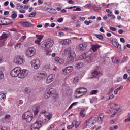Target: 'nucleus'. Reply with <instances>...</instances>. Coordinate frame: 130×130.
<instances>
[{"mask_svg": "<svg viewBox=\"0 0 130 130\" xmlns=\"http://www.w3.org/2000/svg\"><path fill=\"white\" fill-rule=\"evenodd\" d=\"M87 48V46L85 44H81L79 45L78 49L80 51H83V50H86Z\"/></svg>", "mask_w": 130, "mask_h": 130, "instance_id": "nucleus-21", "label": "nucleus"}, {"mask_svg": "<svg viewBox=\"0 0 130 130\" xmlns=\"http://www.w3.org/2000/svg\"><path fill=\"white\" fill-rule=\"evenodd\" d=\"M30 8V5H25L24 9L25 10H28Z\"/></svg>", "mask_w": 130, "mask_h": 130, "instance_id": "nucleus-63", "label": "nucleus"}, {"mask_svg": "<svg viewBox=\"0 0 130 130\" xmlns=\"http://www.w3.org/2000/svg\"><path fill=\"white\" fill-rule=\"evenodd\" d=\"M40 126H41V123L38 121H37L31 125L29 130H39Z\"/></svg>", "mask_w": 130, "mask_h": 130, "instance_id": "nucleus-11", "label": "nucleus"}, {"mask_svg": "<svg viewBox=\"0 0 130 130\" xmlns=\"http://www.w3.org/2000/svg\"><path fill=\"white\" fill-rule=\"evenodd\" d=\"M39 63H40V62H39V60H36L35 59H33L31 61V67L34 68V69H35L36 70H37V69H39L40 67V64H39Z\"/></svg>", "mask_w": 130, "mask_h": 130, "instance_id": "nucleus-12", "label": "nucleus"}, {"mask_svg": "<svg viewBox=\"0 0 130 130\" xmlns=\"http://www.w3.org/2000/svg\"><path fill=\"white\" fill-rule=\"evenodd\" d=\"M112 43L115 47H117L118 49H121V45L118 43V41H117V39H115L113 40Z\"/></svg>", "mask_w": 130, "mask_h": 130, "instance_id": "nucleus-16", "label": "nucleus"}, {"mask_svg": "<svg viewBox=\"0 0 130 130\" xmlns=\"http://www.w3.org/2000/svg\"><path fill=\"white\" fill-rule=\"evenodd\" d=\"M47 77V73L45 72L41 71L40 73H36L35 75V79L37 81H41V80H45Z\"/></svg>", "mask_w": 130, "mask_h": 130, "instance_id": "nucleus-2", "label": "nucleus"}, {"mask_svg": "<svg viewBox=\"0 0 130 130\" xmlns=\"http://www.w3.org/2000/svg\"><path fill=\"white\" fill-rule=\"evenodd\" d=\"M59 63H60V64H62V63H63V62H64V60L63 59H59Z\"/></svg>", "mask_w": 130, "mask_h": 130, "instance_id": "nucleus-57", "label": "nucleus"}, {"mask_svg": "<svg viewBox=\"0 0 130 130\" xmlns=\"http://www.w3.org/2000/svg\"><path fill=\"white\" fill-rule=\"evenodd\" d=\"M118 125H113L110 127L109 130L118 129Z\"/></svg>", "mask_w": 130, "mask_h": 130, "instance_id": "nucleus-45", "label": "nucleus"}, {"mask_svg": "<svg viewBox=\"0 0 130 130\" xmlns=\"http://www.w3.org/2000/svg\"><path fill=\"white\" fill-rule=\"evenodd\" d=\"M62 74L63 75H68V74H70V72L68 71V70L66 69V68H64L62 70Z\"/></svg>", "mask_w": 130, "mask_h": 130, "instance_id": "nucleus-42", "label": "nucleus"}, {"mask_svg": "<svg viewBox=\"0 0 130 130\" xmlns=\"http://www.w3.org/2000/svg\"><path fill=\"white\" fill-rule=\"evenodd\" d=\"M24 92H25V94H26V95H29V94H31V89L28 88H26L24 89Z\"/></svg>", "mask_w": 130, "mask_h": 130, "instance_id": "nucleus-35", "label": "nucleus"}, {"mask_svg": "<svg viewBox=\"0 0 130 130\" xmlns=\"http://www.w3.org/2000/svg\"><path fill=\"white\" fill-rule=\"evenodd\" d=\"M54 89L53 88H51L49 89V90L48 91V94H50L51 95L52 94H54Z\"/></svg>", "mask_w": 130, "mask_h": 130, "instance_id": "nucleus-47", "label": "nucleus"}, {"mask_svg": "<svg viewBox=\"0 0 130 130\" xmlns=\"http://www.w3.org/2000/svg\"><path fill=\"white\" fill-rule=\"evenodd\" d=\"M95 36L96 37H97V38L100 39V40H102V39H103V36H102V35H96Z\"/></svg>", "mask_w": 130, "mask_h": 130, "instance_id": "nucleus-50", "label": "nucleus"}, {"mask_svg": "<svg viewBox=\"0 0 130 130\" xmlns=\"http://www.w3.org/2000/svg\"><path fill=\"white\" fill-rule=\"evenodd\" d=\"M121 111V109L120 108L117 109L116 110H115L113 114L111 116V117H113L116 113H118V112H120Z\"/></svg>", "mask_w": 130, "mask_h": 130, "instance_id": "nucleus-31", "label": "nucleus"}, {"mask_svg": "<svg viewBox=\"0 0 130 130\" xmlns=\"http://www.w3.org/2000/svg\"><path fill=\"white\" fill-rule=\"evenodd\" d=\"M99 92L98 90H93L90 92V95H96Z\"/></svg>", "mask_w": 130, "mask_h": 130, "instance_id": "nucleus-38", "label": "nucleus"}, {"mask_svg": "<svg viewBox=\"0 0 130 130\" xmlns=\"http://www.w3.org/2000/svg\"><path fill=\"white\" fill-rule=\"evenodd\" d=\"M90 54H91V53H89V55L85 57V61L87 63H91V62L93 61V59H94L93 56L90 55Z\"/></svg>", "mask_w": 130, "mask_h": 130, "instance_id": "nucleus-18", "label": "nucleus"}, {"mask_svg": "<svg viewBox=\"0 0 130 130\" xmlns=\"http://www.w3.org/2000/svg\"><path fill=\"white\" fill-rule=\"evenodd\" d=\"M41 114H43L44 116H45V117H46L48 120H50L51 117H52V115L50 113L46 111L43 110L41 112Z\"/></svg>", "mask_w": 130, "mask_h": 130, "instance_id": "nucleus-14", "label": "nucleus"}, {"mask_svg": "<svg viewBox=\"0 0 130 130\" xmlns=\"http://www.w3.org/2000/svg\"><path fill=\"white\" fill-rule=\"evenodd\" d=\"M72 51H74L73 50H72V48H71L70 47L69 48H67L64 49V54H69L71 55L72 54Z\"/></svg>", "mask_w": 130, "mask_h": 130, "instance_id": "nucleus-22", "label": "nucleus"}, {"mask_svg": "<svg viewBox=\"0 0 130 130\" xmlns=\"http://www.w3.org/2000/svg\"><path fill=\"white\" fill-rule=\"evenodd\" d=\"M100 47V46H99V45L98 44L94 45L92 47V50L93 51H96L98 49V48H99Z\"/></svg>", "mask_w": 130, "mask_h": 130, "instance_id": "nucleus-32", "label": "nucleus"}, {"mask_svg": "<svg viewBox=\"0 0 130 130\" xmlns=\"http://www.w3.org/2000/svg\"><path fill=\"white\" fill-rule=\"evenodd\" d=\"M12 15L11 16L12 19H16L17 18V11H13L12 12Z\"/></svg>", "mask_w": 130, "mask_h": 130, "instance_id": "nucleus-34", "label": "nucleus"}, {"mask_svg": "<svg viewBox=\"0 0 130 130\" xmlns=\"http://www.w3.org/2000/svg\"><path fill=\"white\" fill-rule=\"evenodd\" d=\"M92 77L91 78V79H93L94 78H97V76H98V72L97 71L94 70L93 71L92 73Z\"/></svg>", "mask_w": 130, "mask_h": 130, "instance_id": "nucleus-28", "label": "nucleus"}, {"mask_svg": "<svg viewBox=\"0 0 130 130\" xmlns=\"http://www.w3.org/2000/svg\"><path fill=\"white\" fill-rule=\"evenodd\" d=\"M20 67H16L14 69H12L11 71V76L13 78H16L18 77L20 74Z\"/></svg>", "mask_w": 130, "mask_h": 130, "instance_id": "nucleus-5", "label": "nucleus"}, {"mask_svg": "<svg viewBox=\"0 0 130 130\" xmlns=\"http://www.w3.org/2000/svg\"><path fill=\"white\" fill-rule=\"evenodd\" d=\"M54 78H55V74H50L46 80V84H50L54 80Z\"/></svg>", "mask_w": 130, "mask_h": 130, "instance_id": "nucleus-15", "label": "nucleus"}, {"mask_svg": "<svg viewBox=\"0 0 130 130\" xmlns=\"http://www.w3.org/2000/svg\"><path fill=\"white\" fill-rule=\"evenodd\" d=\"M71 41L69 39H65L63 40L62 45H68L71 43Z\"/></svg>", "mask_w": 130, "mask_h": 130, "instance_id": "nucleus-29", "label": "nucleus"}, {"mask_svg": "<svg viewBox=\"0 0 130 130\" xmlns=\"http://www.w3.org/2000/svg\"><path fill=\"white\" fill-rule=\"evenodd\" d=\"M122 89H123V86L120 85L118 88L114 90V93L115 94V95H117V93L119 92V91H120V90Z\"/></svg>", "mask_w": 130, "mask_h": 130, "instance_id": "nucleus-25", "label": "nucleus"}, {"mask_svg": "<svg viewBox=\"0 0 130 130\" xmlns=\"http://www.w3.org/2000/svg\"><path fill=\"white\" fill-rule=\"evenodd\" d=\"M33 110L34 111H35V114L38 113L39 111V105L34 106L33 107Z\"/></svg>", "mask_w": 130, "mask_h": 130, "instance_id": "nucleus-26", "label": "nucleus"}, {"mask_svg": "<svg viewBox=\"0 0 130 130\" xmlns=\"http://www.w3.org/2000/svg\"><path fill=\"white\" fill-rule=\"evenodd\" d=\"M128 59V58H127V57H124L123 58V59L121 60L122 62H126V61H127V59Z\"/></svg>", "mask_w": 130, "mask_h": 130, "instance_id": "nucleus-53", "label": "nucleus"}, {"mask_svg": "<svg viewBox=\"0 0 130 130\" xmlns=\"http://www.w3.org/2000/svg\"><path fill=\"white\" fill-rule=\"evenodd\" d=\"M22 26H24V27H32L33 24L30 23V22H25L22 23Z\"/></svg>", "mask_w": 130, "mask_h": 130, "instance_id": "nucleus-27", "label": "nucleus"}, {"mask_svg": "<svg viewBox=\"0 0 130 130\" xmlns=\"http://www.w3.org/2000/svg\"><path fill=\"white\" fill-rule=\"evenodd\" d=\"M104 113H101L99 115V117L98 118V123H99L100 124H101V123H102V122H103V119L104 118Z\"/></svg>", "mask_w": 130, "mask_h": 130, "instance_id": "nucleus-17", "label": "nucleus"}, {"mask_svg": "<svg viewBox=\"0 0 130 130\" xmlns=\"http://www.w3.org/2000/svg\"><path fill=\"white\" fill-rule=\"evenodd\" d=\"M87 88L84 87H80L79 88H77L76 92L78 93V94H81L79 96H76L77 98H80V97H82V96H83V95H85L86 93H87Z\"/></svg>", "mask_w": 130, "mask_h": 130, "instance_id": "nucleus-8", "label": "nucleus"}, {"mask_svg": "<svg viewBox=\"0 0 130 130\" xmlns=\"http://www.w3.org/2000/svg\"><path fill=\"white\" fill-rule=\"evenodd\" d=\"M83 65L84 64H83V62H78L75 64L74 67L75 69H78L82 68V67H83Z\"/></svg>", "mask_w": 130, "mask_h": 130, "instance_id": "nucleus-24", "label": "nucleus"}, {"mask_svg": "<svg viewBox=\"0 0 130 130\" xmlns=\"http://www.w3.org/2000/svg\"><path fill=\"white\" fill-rule=\"evenodd\" d=\"M35 48L30 47L26 51V55L27 57H32L35 54Z\"/></svg>", "mask_w": 130, "mask_h": 130, "instance_id": "nucleus-6", "label": "nucleus"}, {"mask_svg": "<svg viewBox=\"0 0 130 130\" xmlns=\"http://www.w3.org/2000/svg\"><path fill=\"white\" fill-rule=\"evenodd\" d=\"M110 29L112 30V31H116V28L115 27H110Z\"/></svg>", "mask_w": 130, "mask_h": 130, "instance_id": "nucleus-64", "label": "nucleus"}, {"mask_svg": "<svg viewBox=\"0 0 130 130\" xmlns=\"http://www.w3.org/2000/svg\"><path fill=\"white\" fill-rule=\"evenodd\" d=\"M0 23H3L1 24L2 26H6L7 25H9V24H11L12 22H11V20H10L8 18H3L1 20H0Z\"/></svg>", "mask_w": 130, "mask_h": 130, "instance_id": "nucleus-13", "label": "nucleus"}, {"mask_svg": "<svg viewBox=\"0 0 130 130\" xmlns=\"http://www.w3.org/2000/svg\"><path fill=\"white\" fill-rule=\"evenodd\" d=\"M79 77H75L73 79V82L75 84H77V83L79 82Z\"/></svg>", "mask_w": 130, "mask_h": 130, "instance_id": "nucleus-48", "label": "nucleus"}, {"mask_svg": "<svg viewBox=\"0 0 130 130\" xmlns=\"http://www.w3.org/2000/svg\"><path fill=\"white\" fill-rule=\"evenodd\" d=\"M36 16V12H33L29 14L28 17L29 18H34Z\"/></svg>", "mask_w": 130, "mask_h": 130, "instance_id": "nucleus-43", "label": "nucleus"}, {"mask_svg": "<svg viewBox=\"0 0 130 130\" xmlns=\"http://www.w3.org/2000/svg\"><path fill=\"white\" fill-rule=\"evenodd\" d=\"M65 68H66L69 73H71V72L74 70V67H73L72 66L67 67Z\"/></svg>", "mask_w": 130, "mask_h": 130, "instance_id": "nucleus-37", "label": "nucleus"}, {"mask_svg": "<svg viewBox=\"0 0 130 130\" xmlns=\"http://www.w3.org/2000/svg\"><path fill=\"white\" fill-rule=\"evenodd\" d=\"M52 53V50H47L46 51L45 54L46 56H50L51 55V53Z\"/></svg>", "mask_w": 130, "mask_h": 130, "instance_id": "nucleus-36", "label": "nucleus"}, {"mask_svg": "<svg viewBox=\"0 0 130 130\" xmlns=\"http://www.w3.org/2000/svg\"><path fill=\"white\" fill-rule=\"evenodd\" d=\"M48 129L49 130H54V126L53 125H51L49 126Z\"/></svg>", "mask_w": 130, "mask_h": 130, "instance_id": "nucleus-61", "label": "nucleus"}, {"mask_svg": "<svg viewBox=\"0 0 130 130\" xmlns=\"http://www.w3.org/2000/svg\"><path fill=\"white\" fill-rule=\"evenodd\" d=\"M28 74H29V71L28 70H21V68H20L19 75L18 78L20 79H24V78H26V77L28 76Z\"/></svg>", "mask_w": 130, "mask_h": 130, "instance_id": "nucleus-7", "label": "nucleus"}, {"mask_svg": "<svg viewBox=\"0 0 130 130\" xmlns=\"http://www.w3.org/2000/svg\"><path fill=\"white\" fill-rule=\"evenodd\" d=\"M96 122H97V121H96V120H95V118L94 117L90 118L86 121L87 126L90 127L93 126V125H94V124H95Z\"/></svg>", "mask_w": 130, "mask_h": 130, "instance_id": "nucleus-10", "label": "nucleus"}, {"mask_svg": "<svg viewBox=\"0 0 130 130\" xmlns=\"http://www.w3.org/2000/svg\"><path fill=\"white\" fill-rule=\"evenodd\" d=\"M128 118L125 119V122H130V113L128 114Z\"/></svg>", "mask_w": 130, "mask_h": 130, "instance_id": "nucleus-55", "label": "nucleus"}, {"mask_svg": "<svg viewBox=\"0 0 130 130\" xmlns=\"http://www.w3.org/2000/svg\"><path fill=\"white\" fill-rule=\"evenodd\" d=\"M122 81V78L121 77H118L117 79V82L118 83H119V82H121Z\"/></svg>", "mask_w": 130, "mask_h": 130, "instance_id": "nucleus-62", "label": "nucleus"}, {"mask_svg": "<svg viewBox=\"0 0 130 130\" xmlns=\"http://www.w3.org/2000/svg\"><path fill=\"white\" fill-rule=\"evenodd\" d=\"M114 97H115L114 95L111 94V95H110L108 100H111V99H114Z\"/></svg>", "mask_w": 130, "mask_h": 130, "instance_id": "nucleus-58", "label": "nucleus"}, {"mask_svg": "<svg viewBox=\"0 0 130 130\" xmlns=\"http://www.w3.org/2000/svg\"><path fill=\"white\" fill-rule=\"evenodd\" d=\"M90 52H91V51H89L88 52H87L84 54H83L82 55H81L79 57V59H84V60L86 59V57H87V56H89V55H90Z\"/></svg>", "mask_w": 130, "mask_h": 130, "instance_id": "nucleus-19", "label": "nucleus"}, {"mask_svg": "<svg viewBox=\"0 0 130 130\" xmlns=\"http://www.w3.org/2000/svg\"><path fill=\"white\" fill-rule=\"evenodd\" d=\"M117 105L114 103H110V108H111V109H114V107H115V106H116Z\"/></svg>", "mask_w": 130, "mask_h": 130, "instance_id": "nucleus-46", "label": "nucleus"}, {"mask_svg": "<svg viewBox=\"0 0 130 130\" xmlns=\"http://www.w3.org/2000/svg\"><path fill=\"white\" fill-rule=\"evenodd\" d=\"M5 75L4 74V72L2 71V68H0V81L1 80H3L4 79V77Z\"/></svg>", "mask_w": 130, "mask_h": 130, "instance_id": "nucleus-39", "label": "nucleus"}, {"mask_svg": "<svg viewBox=\"0 0 130 130\" xmlns=\"http://www.w3.org/2000/svg\"><path fill=\"white\" fill-rule=\"evenodd\" d=\"M73 123H75V127L77 128V127H79L80 124H81V122L80 121H77L76 120H74L73 122Z\"/></svg>", "mask_w": 130, "mask_h": 130, "instance_id": "nucleus-33", "label": "nucleus"}, {"mask_svg": "<svg viewBox=\"0 0 130 130\" xmlns=\"http://www.w3.org/2000/svg\"><path fill=\"white\" fill-rule=\"evenodd\" d=\"M77 104H78V102H75V103H72L69 107V109H72V108H73V106H75L77 105Z\"/></svg>", "mask_w": 130, "mask_h": 130, "instance_id": "nucleus-51", "label": "nucleus"}, {"mask_svg": "<svg viewBox=\"0 0 130 130\" xmlns=\"http://www.w3.org/2000/svg\"><path fill=\"white\" fill-rule=\"evenodd\" d=\"M43 35H36V37L38 39V40H39L40 41H41V40H42L43 38Z\"/></svg>", "mask_w": 130, "mask_h": 130, "instance_id": "nucleus-41", "label": "nucleus"}, {"mask_svg": "<svg viewBox=\"0 0 130 130\" xmlns=\"http://www.w3.org/2000/svg\"><path fill=\"white\" fill-rule=\"evenodd\" d=\"M80 115L81 117H85V116H86V110H85V109L81 110Z\"/></svg>", "mask_w": 130, "mask_h": 130, "instance_id": "nucleus-30", "label": "nucleus"}, {"mask_svg": "<svg viewBox=\"0 0 130 130\" xmlns=\"http://www.w3.org/2000/svg\"><path fill=\"white\" fill-rule=\"evenodd\" d=\"M68 4H70V5H75V2L72 0H69Z\"/></svg>", "mask_w": 130, "mask_h": 130, "instance_id": "nucleus-59", "label": "nucleus"}, {"mask_svg": "<svg viewBox=\"0 0 130 130\" xmlns=\"http://www.w3.org/2000/svg\"><path fill=\"white\" fill-rule=\"evenodd\" d=\"M7 37L8 36H7V34L5 33H3L2 35L0 37V41H2V42H1L2 44H4V41H5L4 39H6V38H7Z\"/></svg>", "mask_w": 130, "mask_h": 130, "instance_id": "nucleus-23", "label": "nucleus"}, {"mask_svg": "<svg viewBox=\"0 0 130 130\" xmlns=\"http://www.w3.org/2000/svg\"><path fill=\"white\" fill-rule=\"evenodd\" d=\"M5 101H6V94L0 92V102H5Z\"/></svg>", "mask_w": 130, "mask_h": 130, "instance_id": "nucleus-20", "label": "nucleus"}, {"mask_svg": "<svg viewBox=\"0 0 130 130\" xmlns=\"http://www.w3.org/2000/svg\"><path fill=\"white\" fill-rule=\"evenodd\" d=\"M76 56L75 51H72L71 54L69 55L67 58V61L64 63L65 66H69V64H72L74 62V58Z\"/></svg>", "mask_w": 130, "mask_h": 130, "instance_id": "nucleus-4", "label": "nucleus"}, {"mask_svg": "<svg viewBox=\"0 0 130 130\" xmlns=\"http://www.w3.org/2000/svg\"><path fill=\"white\" fill-rule=\"evenodd\" d=\"M53 44H54L53 41L48 39L44 42H42L40 45L41 47H43V48H50Z\"/></svg>", "mask_w": 130, "mask_h": 130, "instance_id": "nucleus-3", "label": "nucleus"}, {"mask_svg": "<svg viewBox=\"0 0 130 130\" xmlns=\"http://www.w3.org/2000/svg\"><path fill=\"white\" fill-rule=\"evenodd\" d=\"M50 96H51V94L50 93H48V92L46 94H45L44 97L45 99H47L48 98H49Z\"/></svg>", "mask_w": 130, "mask_h": 130, "instance_id": "nucleus-52", "label": "nucleus"}, {"mask_svg": "<svg viewBox=\"0 0 130 130\" xmlns=\"http://www.w3.org/2000/svg\"><path fill=\"white\" fill-rule=\"evenodd\" d=\"M98 99L97 98V97H93L90 100V103H91V104H93L95 101H97Z\"/></svg>", "mask_w": 130, "mask_h": 130, "instance_id": "nucleus-44", "label": "nucleus"}, {"mask_svg": "<svg viewBox=\"0 0 130 130\" xmlns=\"http://www.w3.org/2000/svg\"><path fill=\"white\" fill-rule=\"evenodd\" d=\"M13 62L15 63V64H23L24 62H25V60L23 57L21 56H17L14 58Z\"/></svg>", "mask_w": 130, "mask_h": 130, "instance_id": "nucleus-9", "label": "nucleus"}, {"mask_svg": "<svg viewBox=\"0 0 130 130\" xmlns=\"http://www.w3.org/2000/svg\"><path fill=\"white\" fill-rule=\"evenodd\" d=\"M33 118V113L30 111H27L22 114V120H25L26 122H31Z\"/></svg>", "mask_w": 130, "mask_h": 130, "instance_id": "nucleus-1", "label": "nucleus"}, {"mask_svg": "<svg viewBox=\"0 0 130 130\" xmlns=\"http://www.w3.org/2000/svg\"><path fill=\"white\" fill-rule=\"evenodd\" d=\"M20 47H21V43H18L15 46V48L16 49L20 48Z\"/></svg>", "mask_w": 130, "mask_h": 130, "instance_id": "nucleus-56", "label": "nucleus"}, {"mask_svg": "<svg viewBox=\"0 0 130 130\" xmlns=\"http://www.w3.org/2000/svg\"><path fill=\"white\" fill-rule=\"evenodd\" d=\"M73 127H74V123H72L71 125H68L67 126L68 129H72Z\"/></svg>", "mask_w": 130, "mask_h": 130, "instance_id": "nucleus-54", "label": "nucleus"}, {"mask_svg": "<svg viewBox=\"0 0 130 130\" xmlns=\"http://www.w3.org/2000/svg\"><path fill=\"white\" fill-rule=\"evenodd\" d=\"M108 17L110 18L111 20H114V19H115V16L112 14H108Z\"/></svg>", "mask_w": 130, "mask_h": 130, "instance_id": "nucleus-49", "label": "nucleus"}, {"mask_svg": "<svg viewBox=\"0 0 130 130\" xmlns=\"http://www.w3.org/2000/svg\"><path fill=\"white\" fill-rule=\"evenodd\" d=\"M57 22L58 23H61V22H63V18H60L57 19Z\"/></svg>", "mask_w": 130, "mask_h": 130, "instance_id": "nucleus-60", "label": "nucleus"}, {"mask_svg": "<svg viewBox=\"0 0 130 130\" xmlns=\"http://www.w3.org/2000/svg\"><path fill=\"white\" fill-rule=\"evenodd\" d=\"M112 62L114 63H117L118 62V59L116 57H114L112 58Z\"/></svg>", "mask_w": 130, "mask_h": 130, "instance_id": "nucleus-40", "label": "nucleus"}]
</instances>
